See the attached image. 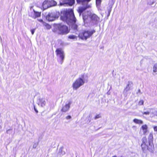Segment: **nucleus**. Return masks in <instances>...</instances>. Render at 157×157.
Masks as SVG:
<instances>
[{"label":"nucleus","instance_id":"nucleus-34","mask_svg":"<svg viewBox=\"0 0 157 157\" xmlns=\"http://www.w3.org/2000/svg\"><path fill=\"white\" fill-rule=\"evenodd\" d=\"M38 144L36 143H34L33 145V148H35L37 146Z\"/></svg>","mask_w":157,"mask_h":157},{"label":"nucleus","instance_id":"nucleus-21","mask_svg":"<svg viewBox=\"0 0 157 157\" xmlns=\"http://www.w3.org/2000/svg\"><path fill=\"white\" fill-rule=\"evenodd\" d=\"M133 121L134 123H135L136 124H142L143 123V121L142 120H138V119H134L133 120Z\"/></svg>","mask_w":157,"mask_h":157},{"label":"nucleus","instance_id":"nucleus-39","mask_svg":"<svg viewBox=\"0 0 157 157\" xmlns=\"http://www.w3.org/2000/svg\"><path fill=\"white\" fill-rule=\"evenodd\" d=\"M50 26L49 25H48V28L49 29V28H50Z\"/></svg>","mask_w":157,"mask_h":157},{"label":"nucleus","instance_id":"nucleus-5","mask_svg":"<svg viewBox=\"0 0 157 157\" xmlns=\"http://www.w3.org/2000/svg\"><path fill=\"white\" fill-rule=\"evenodd\" d=\"M95 32V30H85L80 33L79 36L82 40H86L87 38L90 37Z\"/></svg>","mask_w":157,"mask_h":157},{"label":"nucleus","instance_id":"nucleus-35","mask_svg":"<svg viewBox=\"0 0 157 157\" xmlns=\"http://www.w3.org/2000/svg\"><path fill=\"white\" fill-rule=\"evenodd\" d=\"M35 30V29H33L31 30V33L33 35V34H34Z\"/></svg>","mask_w":157,"mask_h":157},{"label":"nucleus","instance_id":"nucleus-18","mask_svg":"<svg viewBox=\"0 0 157 157\" xmlns=\"http://www.w3.org/2000/svg\"><path fill=\"white\" fill-rule=\"evenodd\" d=\"M65 152L63 150V148L62 147H60L59 150L58 154L60 155H65Z\"/></svg>","mask_w":157,"mask_h":157},{"label":"nucleus","instance_id":"nucleus-24","mask_svg":"<svg viewBox=\"0 0 157 157\" xmlns=\"http://www.w3.org/2000/svg\"><path fill=\"white\" fill-rule=\"evenodd\" d=\"M142 144H147V138L146 137H143L142 138Z\"/></svg>","mask_w":157,"mask_h":157},{"label":"nucleus","instance_id":"nucleus-6","mask_svg":"<svg viewBox=\"0 0 157 157\" xmlns=\"http://www.w3.org/2000/svg\"><path fill=\"white\" fill-rule=\"evenodd\" d=\"M59 15V13L56 11L49 13L46 16V19L49 21H52L57 19Z\"/></svg>","mask_w":157,"mask_h":157},{"label":"nucleus","instance_id":"nucleus-41","mask_svg":"<svg viewBox=\"0 0 157 157\" xmlns=\"http://www.w3.org/2000/svg\"><path fill=\"white\" fill-rule=\"evenodd\" d=\"M2 128V127L1 125H0V128Z\"/></svg>","mask_w":157,"mask_h":157},{"label":"nucleus","instance_id":"nucleus-25","mask_svg":"<svg viewBox=\"0 0 157 157\" xmlns=\"http://www.w3.org/2000/svg\"><path fill=\"white\" fill-rule=\"evenodd\" d=\"M153 69V72H156L157 71V63L154 64Z\"/></svg>","mask_w":157,"mask_h":157},{"label":"nucleus","instance_id":"nucleus-9","mask_svg":"<svg viewBox=\"0 0 157 157\" xmlns=\"http://www.w3.org/2000/svg\"><path fill=\"white\" fill-rule=\"evenodd\" d=\"M75 0H61L60 1V5L62 6L64 5H68L71 6L75 3Z\"/></svg>","mask_w":157,"mask_h":157},{"label":"nucleus","instance_id":"nucleus-31","mask_svg":"<svg viewBox=\"0 0 157 157\" xmlns=\"http://www.w3.org/2000/svg\"><path fill=\"white\" fill-rule=\"evenodd\" d=\"M154 2L153 1H150L148 2V4L152 6V5L154 4Z\"/></svg>","mask_w":157,"mask_h":157},{"label":"nucleus","instance_id":"nucleus-10","mask_svg":"<svg viewBox=\"0 0 157 157\" xmlns=\"http://www.w3.org/2000/svg\"><path fill=\"white\" fill-rule=\"evenodd\" d=\"M90 17L91 21L94 24H97L99 20V18L95 14H90Z\"/></svg>","mask_w":157,"mask_h":157},{"label":"nucleus","instance_id":"nucleus-38","mask_svg":"<svg viewBox=\"0 0 157 157\" xmlns=\"http://www.w3.org/2000/svg\"><path fill=\"white\" fill-rule=\"evenodd\" d=\"M39 21L40 22H43V21L42 19L39 20Z\"/></svg>","mask_w":157,"mask_h":157},{"label":"nucleus","instance_id":"nucleus-28","mask_svg":"<svg viewBox=\"0 0 157 157\" xmlns=\"http://www.w3.org/2000/svg\"><path fill=\"white\" fill-rule=\"evenodd\" d=\"M101 117V115H100V114H98V115H96V116L94 118L95 120H96V119H97L98 118H100Z\"/></svg>","mask_w":157,"mask_h":157},{"label":"nucleus","instance_id":"nucleus-29","mask_svg":"<svg viewBox=\"0 0 157 157\" xmlns=\"http://www.w3.org/2000/svg\"><path fill=\"white\" fill-rule=\"evenodd\" d=\"M144 103V101L142 100H140V101L139 102V105H143Z\"/></svg>","mask_w":157,"mask_h":157},{"label":"nucleus","instance_id":"nucleus-32","mask_svg":"<svg viewBox=\"0 0 157 157\" xmlns=\"http://www.w3.org/2000/svg\"><path fill=\"white\" fill-rule=\"evenodd\" d=\"M142 113L143 114L148 115H149V114L150 113V112H149V111L145 112H142Z\"/></svg>","mask_w":157,"mask_h":157},{"label":"nucleus","instance_id":"nucleus-36","mask_svg":"<svg viewBox=\"0 0 157 157\" xmlns=\"http://www.w3.org/2000/svg\"><path fill=\"white\" fill-rule=\"evenodd\" d=\"M154 130L155 131H157V126H155L154 128Z\"/></svg>","mask_w":157,"mask_h":157},{"label":"nucleus","instance_id":"nucleus-1","mask_svg":"<svg viewBox=\"0 0 157 157\" xmlns=\"http://www.w3.org/2000/svg\"><path fill=\"white\" fill-rule=\"evenodd\" d=\"M60 16L62 20L66 21L69 25H71L72 28L75 30H77V25L75 24L76 20L72 10L61 12Z\"/></svg>","mask_w":157,"mask_h":157},{"label":"nucleus","instance_id":"nucleus-22","mask_svg":"<svg viewBox=\"0 0 157 157\" xmlns=\"http://www.w3.org/2000/svg\"><path fill=\"white\" fill-rule=\"evenodd\" d=\"M33 11L35 12V18L37 17H39L40 16L41 13L39 12H38L37 11H36L34 10L33 9Z\"/></svg>","mask_w":157,"mask_h":157},{"label":"nucleus","instance_id":"nucleus-19","mask_svg":"<svg viewBox=\"0 0 157 157\" xmlns=\"http://www.w3.org/2000/svg\"><path fill=\"white\" fill-rule=\"evenodd\" d=\"M88 13L89 12L84 13L83 14V19L84 22H85V20H86L88 18L89 15V14Z\"/></svg>","mask_w":157,"mask_h":157},{"label":"nucleus","instance_id":"nucleus-14","mask_svg":"<svg viewBox=\"0 0 157 157\" xmlns=\"http://www.w3.org/2000/svg\"><path fill=\"white\" fill-rule=\"evenodd\" d=\"M33 6H31L30 7V11L29 12V16L32 17L33 18L35 19V12L33 11V10H32V9L33 8Z\"/></svg>","mask_w":157,"mask_h":157},{"label":"nucleus","instance_id":"nucleus-15","mask_svg":"<svg viewBox=\"0 0 157 157\" xmlns=\"http://www.w3.org/2000/svg\"><path fill=\"white\" fill-rule=\"evenodd\" d=\"M153 138L152 134V133H150L148 136V143L150 145H151V144H152Z\"/></svg>","mask_w":157,"mask_h":157},{"label":"nucleus","instance_id":"nucleus-43","mask_svg":"<svg viewBox=\"0 0 157 157\" xmlns=\"http://www.w3.org/2000/svg\"><path fill=\"white\" fill-rule=\"evenodd\" d=\"M155 6V5H154V6H153V7H154V6Z\"/></svg>","mask_w":157,"mask_h":157},{"label":"nucleus","instance_id":"nucleus-37","mask_svg":"<svg viewBox=\"0 0 157 157\" xmlns=\"http://www.w3.org/2000/svg\"><path fill=\"white\" fill-rule=\"evenodd\" d=\"M34 109L36 113H37L38 112V110L35 108V107L34 108Z\"/></svg>","mask_w":157,"mask_h":157},{"label":"nucleus","instance_id":"nucleus-13","mask_svg":"<svg viewBox=\"0 0 157 157\" xmlns=\"http://www.w3.org/2000/svg\"><path fill=\"white\" fill-rule=\"evenodd\" d=\"M70 108V104H66L62 107L61 111L63 112H66L69 110Z\"/></svg>","mask_w":157,"mask_h":157},{"label":"nucleus","instance_id":"nucleus-30","mask_svg":"<svg viewBox=\"0 0 157 157\" xmlns=\"http://www.w3.org/2000/svg\"><path fill=\"white\" fill-rule=\"evenodd\" d=\"M12 130V129H10L8 130H7L6 133L7 134H10V131Z\"/></svg>","mask_w":157,"mask_h":157},{"label":"nucleus","instance_id":"nucleus-11","mask_svg":"<svg viewBox=\"0 0 157 157\" xmlns=\"http://www.w3.org/2000/svg\"><path fill=\"white\" fill-rule=\"evenodd\" d=\"M37 104L39 106L43 107L45 106L46 101L44 98L39 97L37 100Z\"/></svg>","mask_w":157,"mask_h":157},{"label":"nucleus","instance_id":"nucleus-26","mask_svg":"<svg viewBox=\"0 0 157 157\" xmlns=\"http://www.w3.org/2000/svg\"><path fill=\"white\" fill-rule=\"evenodd\" d=\"M101 0H96V3L97 6H99L101 3Z\"/></svg>","mask_w":157,"mask_h":157},{"label":"nucleus","instance_id":"nucleus-33","mask_svg":"<svg viewBox=\"0 0 157 157\" xmlns=\"http://www.w3.org/2000/svg\"><path fill=\"white\" fill-rule=\"evenodd\" d=\"M67 120H69L71 118V117L70 115H68L66 117Z\"/></svg>","mask_w":157,"mask_h":157},{"label":"nucleus","instance_id":"nucleus-42","mask_svg":"<svg viewBox=\"0 0 157 157\" xmlns=\"http://www.w3.org/2000/svg\"><path fill=\"white\" fill-rule=\"evenodd\" d=\"M149 147H150V148H151V146H149Z\"/></svg>","mask_w":157,"mask_h":157},{"label":"nucleus","instance_id":"nucleus-40","mask_svg":"<svg viewBox=\"0 0 157 157\" xmlns=\"http://www.w3.org/2000/svg\"><path fill=\"white\" fill-rule=\"evenodd\" d=\"M140 92V90H138V92Z\"/></svg>","mask_w":157,"mask_h":157},{"label":"nucleus","instance_id":"nucleus-3","mask_svg":"<svg viewBox=\"0 0 157 157\" xmlns=\"http://www.w3.org/2000/svg\"><path fill=\"white\" fill-rule=\"evenodd\" d=\"M91 0H76L77 3L78 4L83 6V7H80L78 8V10L80 16L84 10L87 8H89V6L88 3Z\"/></svg>","mask_w":157,"mask_h":157},{"label":"nucleus","instance_id":"nucleus-12","mask_svg":"<svg viewBox=\"0 0 157 157\" xmlns=\"http://www.w3.org/2000/svg\"><path fill=\"white\" fill-rule=\"evenodd\" d=\"M42 6L44 10L50 7L49 2L48 1H45L42 4Z\"/></svg>","mask_w":157,"mask_h":157},{"label":"nucleus","instance_id":"nucleus-23","mask_svg":"<svg viewBox=\"0 0 157 157\" xmlns=\"http://www.w3.org/2000/svg\"><path fill=\"white\" fill-rule=\"evenodd\" d=\"M112 6H109L108 8L107 11L108 12V14H107V16H109L110 14V12L112 10Z\"/></svg>","mask_w":157,"mask_h":157},{"label":"nucleus","instance_id":"nucleus-27","mask_svg":"<svg viewBox=\"0 0 157 157\" xmlns=\"http://www.w3.org/2000/svg\"><path fill=\"white\" fill-rule=\"evenodd\" d=\"M76 36L74 35H70L69 36L68 38L70 39H74L76 38Z\"/></svg>","mask_w":157,"mask_h":157},{"label":"nucleus","instance_id":"nucleus-2","mask_svg":"<svg viewBox=\"0 0 157 157\" xmlns=\"http://www.w3.org/2000/svg\"><path fill=\"white\" fill-rule=\"evenodd\" d=\"M84 75H82L80 77L73 82L72 87L74 90H76L81 86L83 85L85 83Z\"/></svg>","mask_w":157,"mask_h":157},{"label":"nucleus","instance_id":"nucleus-16","mask_svg":"<svg viewBox=\"0 0 157 157\" xmlns=\"http://www.w3.org/2000/svg\"><path fill=\"white\" fill-rule=\"evenodd\" d=\"M141 128L143 129L144 134L145 135L147 131V125L146 124L143 125L142 126Z\"/></svg>","mask_w":157,"mask_h":157},{"label":"nucleus","instance_id":"nucleus-4","mask_svg":"<svg viewBox=\"0 0 157 157\" xmlns=\"http://www.w3.org/2000/svg\"><path fill=\"white\" fill-rule=\"evenodd\" d=\"M55 27L56 29V31L59 34H65L69 32L68 27L65 25L58 24Z\"/></svg>","mask_w":157,"mask_h":157},{"label":"nucleus","instance_id":"nucleus-8","mask_svg":"<svg viewBox=\"0 0 157 157\" xmlns=\"http://www.w3.org/2000/svg\"><path fill=\"white\" fill-rule=\"evenodd\" d=\"M141 146L143 151L147 149L150 151L152 152L154 149V146L153 144H151V145H150L148 143L147 144H142Z\"/></svg>","mask_w":157,"mask_h":157},{"label":"nucleus","instance_id":"nucleus-20","mask_svg":"<svg viewBox=\"0 0 157 157\" xmlns=\"http://www.w3.org/2000/svg\"><path fill=\"white\" fill-rule=\"evenodd\" d=\"M49 2V4L50 7L55 6L56 5L57 2L54 0H51L48 1Z\"/></svg>","mask_w":157,"mask_h":157},{"label":"nucleus","instance_id":"nucleus-17","mask_svg":"<svg viewBox=\"0 0 157 157\" xmlns=\"http://www.w3.org/2000/svg\"><path fill=\"white\" fill-rule=\"evenodd\" d=\"M131 85L130 84V82H129L128 84L127 85L125 88L124 89L123 91V93L125 94L130 89Z\"/></svg>","mask_w":157,"mask_h":157},{"label":"nucleus","instance_id":"nucleus-7","mask_svg":"<svg viewBox=\"0 0 157 157\" xmlns=\"http://www.w3.org/2000/svg\"><path fill=\"white\" fill-rule=\"evenodd\" d=\"M58 59V61L62 64L64 58V54L63 51L61 48H58L56 51Z\"/></svg>","mask_w":157,"mask_h":157}]
</instances>
